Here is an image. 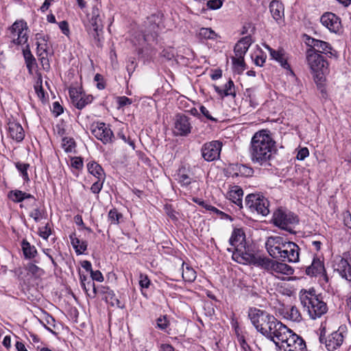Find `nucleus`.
<instances>
[{
  "label": "nucleus",
  "instance_id": "obj_6",
  "mask_svg": "<svg viewBox=\"0 0 351 351\" xmlns=\"http://www.w3.org/2000/svg\"><path fill=\"white\" fill-rule=\"evenodd\" d=\"M104 16L101 14L99 4L93 5L91 11L87 14L86 29L89 36L95 40L98 45L103 34Z\"/></svg>",
  "mask_w": 351,
  "mask_h": 351
},
{
  "label": "nucleus",
  "instance_id": "obj_5",
  "mask_svg": "<svg viewBox=\"0 0 351 351\" xmlns=\"http://www.w3.org/2000/svg\"><path fill=\"white\" fill-rule=\"evenodd\" d=\"M247 260L251 262L250 265L261 267L274 276L279 274L289 276L294 271L293 269L286 263H279L267 257L257 255L256 256H247Z\"/></svg>",
  "mask_w": 351,
  "mask_h": 351
},
{
  "label": "nucleus",
  "instance_id": "obj_2",
  "mask_svg": "<svg viewBox=\"0 0 351 351\" xmlns=\"http://www.w3.org/2000/svg\"><path fill=\"white\" fill-rule=\"evenodd\" d=\"M265 247L269 254L282 262L296 263L299 261L300 247L297 244L286 241L281 237L271 236L267 238Z\"/></svg>",
  "mask_w": 351,
  "mask_h": 351
},
{
  "label": "nucleus",
  "instance_id": "obj_61",
  "mask_svg": "<svg viewBox=\"0 0 351 351\" xmlns=\"http://www.w3.org/2000/svg\"><path fill=\"white\" fill-rule=\"evenodd\" d=\"M59 27L61 29L62 32L64 35H66V36L69 35V24L66 21H62L60 22Z\"/></svg>",
  "mask_w": 351,
  "mask_h": 351
},
{
  "label": "nucleus",
  "instance_id": "obj_11",
  "mask_svg": "<svg viewBox=\"0 0 351 351\" xmlns=\"http://www.w3.org/2000/svg\"><path fill=\"white\" fill-rule=\"evenodd\" d=\"M306 60L311 69L317 74V77H319L321 80L323 75L327 70L328 62L324 60V57L314 51L313 49H308L306 51Z\"/></svg>",
  "mask_w": 351,
  "mask_h": 351
},
{
  "label": "nucleus",
  "instance_id": "obj_56",
  "mask_svg": "<svg viewBox=\"0 0 351 351\" xmlns=\"http://www.w3.org/2000/svg\"><path fill=\"white\" fill-rule=\"evenodd\" d=\"M52 112L56 117H58L63 112V108L58 101H56L53 104Z\"/></svg>",
  "mask_w": 351,
  "mask_h": 351
},
{
  "label": "nucleus",
  "instance_id": "obj_54",
  "mask_svg": "<svg viewBox=\"0 0 351 351\" xmlns=\"http://www.w3.org/2000/svg\"><path fill=\"white\" fill-rule=\"evenodd\" d=\"M90 276H91V278H92L93 281H94V280H96L97 282L104 281V276H103L101 272L99 270L91 271Z\"/></svg>",
  "mask_w": 351,
  "mask_h": 351
},
{
  "label": "nucleus",
  "instance_id": "obj_31",
  "mask_svg": "<svg viewBox=\"0 0 351 351\" xmlns=\"http://www.w3.org/2000/svg\"><path fill=\"white\" fill-rule=\"evenodd\" d=\"M101 293L104 294V299L107 303H109L112 306L122 307L121 302L112 290L106 287H101Z\"/></svg>",
  "mask_w": 351,
  "mask_h": 351
},
{
  "label": "nucleus",
  "instance_id": "obj_41",
  "mask_svg": "<svg viewBox=\"0 0 351 351\" xmlns=\"http://www.w3.org/2000/svg\"><path fill=\"white\" fill-rule=\"evenodd\" d=\"M29 217L33 218L36 222H38L45 217L44 210L36 206L29 213Z\"/></svg>",
  "mask_w": 351,
  "mask_h": 351
},
{
  "label": "nucleus",
  "instance_id": "obj_59",
  "mask_svg": "<svg viewBox=\"0 0 351 351\" xmlns=\"http://www.w3.org/2000/svg\"><path fill=\"white\" fill-rule=\"evenodd\" d=\"M199 110H200V112L205 117H206L208 119L212 121H215L216 122L217 120L214 118L213 117H212L209 112V111L208 110V109L204 106H201L200 108H199Z\"/></svg>",
  "mask_w": 351,
  "mask_h": 351
},
{
  "label": "nucleus",
  "instance_id": "obj_53",
  "mask_svg": "<svg viewBox=\"0 0 351 351\" xmlns=\"http://www.w3.org/2000/svg\"><path fill=\"white\" fill-rule=\"evenodd\" d=\"M139 285L142 288H148L150 285V280L147 276L144 274L140 275Z\"/></svg>",
  "mask_w": 351,
  "mask_h": 351
},
{
  "label": "nucleus",
  "instance_id": "obj_20",
  "mask_svg": "<svg viewBox=\"0 0 351 351\" xmlns=\"http://www.w3.org/2000/svg\"><path fill=\"white\" fill-rule=\"evenodd\" d=\"M321 23L332 32H337L341 27L340 19L332 12H326L320 18Z\"/></svg>",
  "mask_w": 351,
  "mask_h": 351
},
{
  "label": "nucleus",
  "instance_id": "obj_14",
  "mask_svg": "<svg viewBox=\"0 0 351 351\" xmlns=\"http://www.w3.org/2000/svg\"><path fill=\"white\" fill-rule=\"evenodd\" d=\"M221 147L222 143L219 141L206 143L201 149L202 156L206 161L215 160L219 158Z\"/></svg>",
  "mask_w": 351,
  "mask_h": 351
},
{
  "label": "nucleus",
  "instance_id": "obj_9",
  "mask_svg": "<svg viewBox=\"0 0 351 351\" xmlns=\"http://www.w3.org/2000/svg\"><path fill=\"white\" fill-rule=\"evenodd\" d=\"M289 333H290V329L274 317L272 324L265 328L262 335L278 346Z\"/></svg>",
  "mask_w": 351,
  "mask_h": 351
},
{
  "label": "nucleus",
  "instance_id": "obj_62",
  "mask_svg": "<svg viewBox=\"0 0 351 351\" xmlns=\"http://www.w3.org/2000/svg\"><path fill=\"white\" fill-rule=\"evenodd\" d=\"M35 90H36V93L38 95V97L40 99H43L45 97V92H44V90L42 87L41 85L38 86V85H36L35 86Z\"/></svg>",
  "mask_w": 351,
  "mask_h": 351
},
{
  "label": "nucleus",
  "instance_id": "obj_38",
  "mask_svg": "<svg viewBox=\"0 0 351 351\" xmlns=\"http://www.w3.org/2000/svg\"><path fill=\"white\" fill-rule=\"evenodd\" d=\"M16 168L21 173V176L25 182H29V178L27 173V169L29 167V165L27 163H23L17 162L15 163Z\"/></svg>",
  "mask_w": 351,
  "mask_h": 351
},
{
  "label": "nucleus",
  "instance_id": "obj_55",
  "mask_svg": "<svg viewBox=\"0 0 351 351\" xmlns=\"http://www.w3.org/2000/svg\"><path fill=\"white\" fill-rule=\"evenodd\" d=\"M117 99L119 103V108L130 105L132 102L131 99L125 96L119 97Z\"/></svg>",
  "mask_w": 351,
  "mask_h": 351
},
{
  "label": "nucleus",
  "instance_id": "obj_33",
  "mask_svg": "<svg viewBox=\"0 0 351 351\" xmlns=\"http://www.w3.org/2000/svg\"><path fill=\"white\" fill-rule=\"evenodd\" d=\"M93 100V97L91 95H86L82 93L81 97L73 101V105L79 110H82L86 105L91 104Z\"/></svg>",
  "mask_w": 351,
  "mask_h": 351
},
{
  "label": "nucleus",
  "instance_id": "obj_26",
  "mask_svg": "<svg viewBox=\"0 0 351 351\" xmlns=\"http://www.w3.org/2000/svg\"><path fill=\"white\" fill-rule=\"evenodd\" d=\"M8 132L10 138L16 142H21L25 137V132L19 123L12 121L8 123Z\"/></svg>",
  "mask_w": 351,
  "mask_h": 351
},
{
  "label": "nucleus",
  "instance_id": "obj_24",
  "mask_svg": "<svg viewBox=\"0 0 351 351\" xmlns=\"http://www.w3.org/2000/svg\"><path fill=\"white\" fill-rule=\"evenodd\" d=\"M265 47L269 51L271 57L280 63L281 66L285 69L290 70V66L287 62V55L282 49L275 50L269 46L266 45Z\"/></svg>",
  "mask_w": 351,
  "mask_h": 351
},
{
  "label": "nucleus",
  "instance_id": "obj_16",
  "mask_svg": "<svg viewBox=\"0 0 351 351\" xmlns=\"http://www.w3.org/2000/svg\"><path fill=\"white\" fill-rule=\"evenodd\" d=\"M91 133L104 144L111 143L114 136L110 128L104 123L93 124L91 125Z\"/></svg>",
  "mask_w": 351,
  "mask_h": 351
},
{
  "label": "nucleus",
  "instance_id": "obj_7",
  "mask_svg": "<svg viewBox=\"0 0 351 351\" xmlns=\"http://www.w3.org/2000/svg\"><path fill=\"white\" fill-rule=\"evenodd\" d=\"M272 221L276 226L291 234L295 233L294 228L299 223L297 215L282 209H278L274 212Z\"/></svg>",
  "mask_w": 351,
  "mask_h": 351
},
{
  "label": "nucleus",
  "instance_id": "obj_23",
  "mask_svg": "<svg viewBox=\"0 0 351 351\" xmlns=\"http://www.w3.org/2000/svg\"><path fill=\"white\" fill-rule=\"evenodd\" d=\"M9 197L13 202L16 203L22 202L27 199L29 201L30 205L36 206V198L32 195L20 190L11 191L9 193Z\"/></svg>",
  "mask_w": 351,
  "mask_h": 351
},
{
  "label": "nucleus",
  "instance_id": "obj_30",
  "mask_svg": "<svg viewBox=\"0 0 351 351\" xmlns=\"http://www.w3.org/2000/svg\"><path fill=\"white\" fill-rule=\"evenodd\" d=\"M88 171L97 179H106L105 172L100 165L95 161H90L87 164Z\"/></svg>",
  "mask_w": 351,
  "mask_h": 351
},
{
  "label": "nucleus",
  "instance_id": "obj_17",
  "mask_svg": "<svg viewBox=\"0 0 351 351\" xmlns=\"http://www.w3.org/2000/svg\"><path fill=\"white\" fill-rule=\"evenodd\" d=\"M345 332L346 328L341 326L328 337L326 341V347L328 350L333 351L340 347L343 341Z\"/></svg>",
  "mask_w": 351,
  "mask_h": 351
},
{
  "label": "nucleus",
  "instance_id": "obj_47",
  "mask_svg": "<svg viewBox=\"0 0 351 351\" xmlns=\"http://www.w3.org/2000/svg\"><path fill=\"white\" fill-rule=\"evenodd\" d=\"M24 58L25 59L27 67L29 70H31L32 65L35 64V58L29 51H24Z\"/></svg>",
  "mask_w": 351,
  "mask_h": 351
},
{
  "label": "nucleus",
  "instance_id": "obj_22",
  "mask_svg": "<svg viewBox=\"0 0 351 351\" xmlns=\"http://www.w3.org/2000/svg\"><path fill=\"white\" fill-rule=\"evenodd\" d=\"M306 43L310 47L309 49H313L314 51L319 54V53H331L330 51L332 48L330 45L325 41L308 37Z\"/></svg>",
  "mask_w": 351,
  "mask_h": 351
},
{
  "label": "nucleus",
  "instance_id": "obj_43",
  "mask_svg": "<svg viewBox=\"0 0 351 351\" xmlns=\"http://www.w3.org/2000/svg\"><path fill=\"white\" fill-rule=\"evenodd\" d=\"M51 234V230L49 223H47L45 226L40 227L38 229V234L43 239L47 240Z\"/></svg>",
  "mask_w": 351,
  "mask_h": 351
},
{
  "label": "nucleus",
  "instance_id": "obj_21",
  "mask_svg": "<svg viewBox=\"0 0 351 351\" xmlns=\"http://www.w3.org/2000/svg\"><path fill=\"white\" fill-rule=\"evenodd\" d=\"M36 45H37V54L43 64V66H47V69L49 67V61L47 59V53L49 50V46L47 43V40L43 35L40 34H36Z\"/></svg>",
  "mask_w": 351,
  "mask_h": 351
},
{
  "label": "nucleus",
  "instance_id": "obj_12",
  "mask_svg": "<svg viewBox=\"0 0 351 351\" xmlns=\"http://www.w3.org/2000/svg\"><path fill=\"white\" fill-rule=\"evenodd\" d=\"M284 351H307L304 339L290 330V333L280 342Z\"/></svg>",
  "mask_w": 351,
  "mask_h": 351
},
{
  "label": "nucleus",
  "instance_id": "obj_39",
  "mask_svg": "<svg viewBox=\"0 0 351 351\" xmlns=\"http://www.w3.org/2000/svg\"><path fill=\"white\" fill-rule=\"evenodd\" d=\"M86 285L87 289H84L87 293L88 296L94 298L96 296L97 292H101V290L96 288L95 285L93 280H88Z\"/></svg>",
  "mask_w": 351,
  "mask_h": 351
},
{
  "label": "nucleus",
  "instance_id": "obj_32",
  "mask_svg": "<svg viewBox=\"0 0 351 351\" xmlns=\"http://www.w3.org/2000/svg\"><path fill=\"white\" fill-rule=\"evenodd\" d=\"M285 317L294 322H300L302 319V315L295 306H291L287 309Z\"/></svg>",
  "mask_w": 351,
  "mask_h": 351
},
{
  "label": "nucleus",
  "instance_id": "obj_49",
  "mask_svg": "<svg viewBox=\"0 0 351 351\" xmlns=\"http://www.w3.org/2000/svg\"><path fill=\"white\" fill-rule=\"evenodd\" d=\"M223 5V0H209L206 3L208 8L210 10L219 9Z\"/></svg>",
  "mask_w": 351,
  "mask_h": 351
},
{
  "label": "nucleus",
  "instance_id": "obj_45",
  "mask_svg": "<svg viewBox=\"0 0 351 351\" xmlns=\"http://www.w3.org/2000/svg\"><path fill=\"white\" fill-rule=\"evenodd\" d=\"M104 181L105 179H98L97 181L92 184L90 187L91 191L95 194H98L102 189Z\"/></svg>",
  "mask_w": 351,
  "mask_h": 351
},
{
  "label": "nucleus",
  "instance_id": "obj_64",
  "mask_svg": "<svg viewBox=\"0 0 351 351\" xmlns=\"http://www.w3.org/2000/svg\"><path fill=\"white\" fill-rule=\"evenodd\" d=\"M160 350L162 351H175L173 347L167 343L162 344L160 346Z\"/></svg>",
  "mask_w": 351,
  "mask_h": 351
},
{
  "label": "nucleus",
  "instance_id": "obj_63",
  "mask_svg": "<svg viewBox=\"0 0 351 351\" xmlns=\"http://www.w3.org/2000/svg\"><path fill=\"white\" fill-rule=\"evenodd\" d=\"M265 62V57L263 56H256L254 62L257 66H262Z\"/></svg>",
  "mask_w": 351,
  "mask_h": 351
},
{
  "label": "nucleus",
  "instance_id": "obj_46",
  "mask_svg": "<svg viewBox=\"0 0 351 351\" xmlns=\"http://www.w3.org/2000/svg\"><path fill=\"white\" fill-rule=\"evenodd\" d=\"M169 324L166 316H160L156 319L157 328L160 330H165L168 327Z\"/></svg>",
  "mask_w": 351,
  "mask_h": 351
},
{
  "label": "nucleus",
  "instance_id": "obj_51",
  "mask_svg": "<svg viewBox=\"0 0 351 351\" xmlns=\"http://www.w3.org/2000/svg\"><path fill=\"white\" fill-rule=\"evenodd\" d=\"M71 165L76 169H80L83 167V160L80 157H74L71 158Z\"/></svg>",
  "mask_w": 351,
  "mask_h": 351
},
{
  "label": "nucleus",
  "instance_id": "obj_18",
  "mask_svg": "<svg viewBox=\"0 0 351 351\" xmlns=\"http://www.w3.org/2000/svg\"><path fill=\"white\" fill-rule=\"evenodd\" d=\"M174 127V132L179 136H187L191 133L192 128L189 118L184 114L176 116Z\"/></svg>",
  "mask_w": 351,
  "mask_h": 351
},
{
  "label": "nucleus",
  "instance_id": "obj_13",
  "mask_svg": "<svg viewBox=\"0 0 351 351\" xmlns=\"http://www.w3.org/2000/svg\"><path fill=\"white\" fill-rule=\"evenodd\" d=\"M12 42L16 45H24L27 42V25L23 20L16 21L10 27Z\"/></svg>",
  "mask_w": 351,
  "mask_h": 351
},
{
  "label": "nucleus",
  "instance_id": "obj_52",
  "mask_svg": "<svg viewBox=\"0 0 351 351\" xmlns=\"http://www.w3.org/2000/svg\"><path fill=\"white\" fill-rule=\"evenodd\" d=\"M237 339L243 351H252L250 346L247 344L243 335H238Z\"/></svg>",
  "mask_w": 351,
  "mask_h": 351
},
{
  "label": "nucleus",
  "instance_id": "obj_35",
  "mask_svg": "<svg viewBox=\"0 0 351 351\" xmlns=\"http://www.w3.org/2000/svg\"><path fill=\"white\" fill-rule=\"evenodd\" d=\"M21 245L25 258H32L36 256L37 250L35 246L31 245L30 243L26 240H23L22 241Z\"/></svg>",
  "mask_w": 351,
  "mask_h": 351
},
{
  "label": "nucleus",
  "instance_id": "obj_50",
  "mask_svg": "<svg viewBox=\"0 0 351 351\" xmlns=\"http://www.w3.org/2000/svg\"><path fill=\"white\" fill-rule=\"evenodd\" d=\"M69 96L73 103L74 100L79 99L83 93L75 88H71L69 91Z\"/></svg>",
  "mask_w": 351,
  "mask_h": 351
},
{
  "label": "nucleus",
  "instance_id": "obj_48",
  "mask_svg": "<svg viewBox=\"0 0 351 351\" xmlns=\"http://www.w3.org/2000/svg\"><path fill=\"white\" fill-rule=\"evenodd\" d=\"M62 146H63V148L64 149L65 152H71L73 149L75 147V142L71 138H70V139L64 138Z\"/></svg>",
  "mask_w": 351,
  "mask_h": 351
},
{
  "label": "nucleus",
  "instance_id": "obj_37",
  "mask_svg": "<svg viewBox=\"0 0 351 351\" xmlns=\"http://www.w3.org/2000/svg\"><path fill=\"white\" fill-rule=\"evenodd\" d=\"M234 70L238 73H241L245 69L244 58L232 57Z\"/></svg>",
  "mask_w": 351,
  "mask_h": 351
},
{
  "label": "nucleus",
  "instance_id": "obj_10",
  "mask_svg": "<svg viewBox=\"0 0 351 351\" xmlns=\"http://www.w3.org/2000/svg\"><path fill=\"white\" fill-rule=\"evenodd\" d=\"M246 206L251 211H256L258 214L267 216L269 213V203L263 195L251 193L246 196Z\"/></svg>",
  "mask_w": 351,
  "mask_h": 351
},
{
  "label": "nucleus",
  "instance_id": "obj_4",
  "mask_svg": "<svg viewBox=\"0 0 351 351\" xmlns=\"http://www.w3.org/2000/svg\"><path fill=\"white\" fill-rule=\"evenodd\" d=\"M245 235L241 228L234 229L232 235L229 239L230 245L232 248H228L229 252H232V258L241 264H251V262L247 260V256H256L254 254L247 252L245 248Z\"/></svg>",
  "mask_w": 351,
  "mask_h": 351
},
{
  "label": "nucleus",
  "instance_id": "obj_8",
  "mask_svg": "<svg viewBox=\"0 0 351 351\" xmlns=\"http://www.w3.org/2000/svg\"><path fill=\"white\" fill-rule=\"evenodd\" d=\"M248 317L256 330L262 334L265 328L272 324L275 317L265 311L250 308L248 311Z\"/></svg>",
  "mask_w": 351,
  "mask_h": 351
},
{
  "label": "nucleus",
  "instance_id": "obj_1",
  "mask_svg": "<svg viewBox=\"0 0 351 351\" xmlns=\"http://www.w3.org/2000/svg\"><path fill=\"white\" fill-rule=\"evenodd\" d=\"M275 152V141L269 132L261 130L256 132L252 138L249 148L250 157L254 164L263 165L272 158Z\"/></svg>",
  "mask_w": 351,
  "mask_h": 351
},
{
  "label": "nucleus",
  "instance_id": "obj_3",
  "mask_svg": "<svg viewBox=\"0 0 351 351\" xmlns=\"http://www.w3.org/2000/svg\"><path fill=\"white\" fill-rule=\"evenodd\" d=\"M300 300L304 308L307 311L311 319L321 317L328 311V306L322 298L315 293L314 289L301 290Z\"/></svg>",
  "mask_w": 351,
  "mask_h": 351
},
{
  "label": "nucleus",
  "instance_id": "obj_29",
  "mask_svg": "<svg viewBox=\"0 0 351 351\" xmlns=\"http://www.w3.org/2000/svg\"><path fill=\"white\" fill-rule=\"evenodd\" d=\"M269 10L274 19L278 21L284 16V6L278 1H272L269 4Z\"/></svg>",
  "mask_w": 351,
  "mask_h": 351
},
{
  "label": "nucleus",
  "instance_id": "obj_27",
  "mask_svg": "<svg viewBox=\"0 0 351 351\" xmlns=\"http://www.w3.org/2000/svg\"><path fill=\"white\" fill-rule=\"evenodd\" d=\"M243 191L239 186H233L228 193V197L234 204L242 208Z\"/></svg>",
  "mask_w": 351,
  "mask_h": 351
},
{
  "label": "nucleus",
  "instance_id": "obj_42",
  "mask_svg": "<svg viewBox=\"0 0 351 351\" xmlns=\"http://www.w3.org/2000/svg\"><path fill=\"white\" fill-rule=\"evenodd\" d=\"M223 95L226 96L231 95L232 97L236 96V92L234 90V82L230 80L226 84L223 88Z\"/></svg>",
  "mask_w": 351,
  "mask_h": 351
},
{
  "label": "nucleus",
  "instance_id": "obj_60",
  "mask_svg": "<svg viewBox=\"0 0 351 351\" xmlns=\"http://www.w3.org/2000/svg\"><path fill=\"white\" fill-rule=\"evenodd\" d=\"M343 220L344 225L347 228H351V214L350 212L346 211L343 214Z\"/></svg>",
  "mask_w": 351,
  "mask_h": 351
},
{
  "label": "nucleus",
  "instance_id": "obj_36",
  "mask_svg": "<svg viewBox=\"0 0 351 351\" xmlns=\"http://www.w3.org/2000/svg\"><path fill=\"white\" fill-rule=\"evenodd\" d=\"M184 263H182V278L184 281L192 282L196 278V272L191 267L186 265V267H184Z\"/></svg>",
  "mask_w": 351,
  "mask_h": 351
},
{
  "label": "nucleus",
  "instance_id": "obj_44",
  "mask_svg": "<svg viewBox=\"0 0 351 351\" xmlns=\"http://www.w3.org/2000/svg\"><path fill=\"white\" fill-rule=\"evenodd\" d=\"M122 217V215L116 209H111L108 213V218L112 223H118L119 219Z\"/></svg>",
  "mask_w": 351,
  "mask_h": 351
},
{
  "label": "nucleus",
  "instance_id": "obj_28",
  "mask_svg": "<svg viewBox=\"0 0 351 351\" xmlns=\"http://www.w3.org/2000/svg\"><path fill=\"white\" fill-rule=\"evenodd\" d=\"M71 243L77 255L82 254L87 249V242L81 241L75 233L70 234Z\"/></svg>",
  "mask_w": 351,
  "mask_h": 351
},
{
  "label": "nucleus",
  "instance_id": "obj_58",
  "mask_svg": "<svg viewBox=\"0 0 351 351\" xmlns=\"http://www.w3.org/2000/svg\"><path fill=\"white\" fill-rule=\"evenodd\" d=\"M95 81L97 82V88L99 90L105 88V84L103 80V77L100 74H96L95 76Z\"/></svg>",
  "mask_w": 351,
  "mask_h": 351
},
{
  "label": "nucleus",
  "instance_id": "obj_34",
  "mask_svg": "<svg viewBox=\"0 0 351 351\" xmlns=\"http://www.w3.org/2000/svg\"><path fill=\"white\" fill-rule=\"evenodd\" d=\"M178 181L182 186H189L190 184H197L196 180H193L184 171L180 169L178 173Z\"/></svg>",
  "mask_w": 351,
  "mask_h": 351
},
{
  "label": "nucleus",
  "instance_id": "obj_57",
  "mask_svg": "<svg viewBox=\"0 0 351 351\" xmlns=\"http://www.w3.org/2000/svg\"><path fill=\"white\" fill-rule=\"evenodd\" d=\"M309 155L308 149L306 147L302 148L297 154V159L299 160H304Z\"/></svg>",
  "mask_w": 351,
  "mask_h": 351
},
{
  "label": "nucleus",
  "instance_id": "obj_40",
  "mask_svg": "<svg viewBox=\"0 0 351 351\" xmlns=\"http://www.w3.org/2000/svg\"><path fill=\"white\" fill-rule=\"evenodd\" d=\"M199 35L201 38L204 39H214L216 37L215 32L210 28H201L199 29Z\"/></svg>",
  "mask_w": 351,
  "mask_h": 351
},
{
  "label": "nucleus",
  "instance_id": "obj_19",
  "mask_svg": "<svg viewBox=\"0 0 351 351\" xmlns=\"http://www.w3.org/2000/svg\"><path fill=\"white\" fill-rule=\"evenodd\" d=\"M306 274L311 276L321 275L325 282L328 281L324 263L318 258H314L311 265L306 268Z\"/></svg>",
  "mask_w": 351,
  "mask_h": 351
},
{
  "label": "nucleus",
  "instance_id": "obj_15",
  "mask_svg": "<svg viewBox=\"0 0 351 351\" xmlns=\"http://www.w3.org/2000/svg\"><path fill=\"white\" fill-rule=\"evenodd\" d=\"M335 271L342 278L351 281V249L336 262Z\"/></svg>",
  "mask_w": 351,
  "mask_h": 351
},
{
  "label": "nucleus",
  "instance_id": "obj_25",
  "mask_svg": "<svg viewBox=\"0 0 351 351\" xmlns=\"http://www.w3.org/2000/svg\"><path fill=\"white\" fill-rule=\"evenodd\" d=\"M251 45L252 38L250 36H247L242 38L234 46V56L244 58Z\"/></svg>",
  "mask_w": 351,
  "mask_h": 351
}]
</instances>
